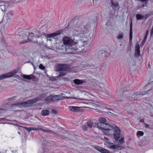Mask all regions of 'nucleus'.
Masks as SVG:
<instances>
[{"label": "nucleus", "instance_id": "f257e3e1", "mask_svg": "<svg viewBox=\"0 0 153 153\" xmlns=\"http://www.w3.org/2000/svg\"><path fill=\"white\" fill-rule=\"evenodd\" d=\"M63 44L65 46V51L68 53H74L77 48L76 45L80 47L84 46L88 44V41L87 38L81 39L75 42L71 38L65 36L62 39Z\"/></svg>", "mask_w": 153, "mask_h": 153}, {"label": "nucleus", "instance_id": "f03ea898", "mask_svg": "<svg viewBox=\"0 0 153 153\" xmlns=\"http://www.w3.org/2000/svg\"><path fill=\"white\" fill-rule=\"evenodd\" d=\"M77 32V34L78 35H84L85 36H86L85 37H84L82 39L84 38H87L88 39V43L89 42V38H91L90 37L91 33L88 31L87 28H84V27H80L78 28L75 30Z\"/></svg>", "mask_w": 153, "mask_h": 153}, {"label": "nucleus", "instance_id": "7ed1b4c3", "mask_svg": "<svg viewBox=\"0 0 153 153\" xmlns=\"http://www.w3.org/2000/svg\"><path fill=\"white\" fill-rule=\"evenodd\" d=\"M18 34L19 36L21 37L22 36L23 39H24V40L23 41H22L19 43V44H23L25 43H26L31 41V39H30V36H33V35L34 34V33H29L28 37H27L26 36V34L24 31H21L19 32Z\"/></svg>", "mask_w": 153, "mask_h": 153}, {"label": "nucleus", "instance_id": "20e7f679", "mask_svg": "<svg viewBox=\"0 0 153 153\" xmlns=\"http://www.w3.org/2000/svg\"><path fill=\"white\" fill-rule=\"evenodd\" d=\"M97 126L102 131H107L113 129V127L112 126L105 123H98Z\"/></svg>", "mask_w": 153, "mask_h": 153}, {"label": "nucleus", "instance_id": "39448f33", "mask_svg": "<svg viewBox=\"0 0 153 153\" xmlns=\"http://www.w3.org/2000/svg\"><path fill=\"white\" fill-rule=\"evenodd\" d=\"M42 100L41 98H35L32 100H28L25 102H24L20 105H21L25 107H29L31 106L34 103L38 101H40Z\"/></svg>", "mask_w": 153, "mask_h": 153}, {"label": "nucleus", "instance_id": "423d86ee", "mask_svg": "<svg viewBox=\"0 0 153 153\" xmlns=\"http://www.w3.org/2000/svg\"><path fill=\"white\" fill-rule=\"evenodd\" d=\"M16 73L15 70H13L11 72L1 74L0 76V81L8 77H12L16 74Z\"/></svg>", "mask_w": 153, "mask_h": 153}, {"label": "nucleus", "instance_id": "0eeeda50", "mask_svg": "<svg viewBox=\"0 0 153 153\" xmlns=\"http://www.w3.org/2000/svg\"><path fill=\"white\" fill-rule=\"evenodd\" d=\"M68 69V65L65 64H59L56 65L55 67L56 71H66Z\"/></svg>", "mask_w": 153, "mask_h": 153}, {"label": "nucleus", "instance_id": "6e6552de", "mask_svg": "<svg viewBox=\"0 0 153 153\" xmlns=\"http://www.w3.org/2000/svg\"><path fill=\"white\" fill-rule=\"evenodd\" d=\"M114 129V137L115 140H118L120 137V130L117 126H113Z\"/></svg>", "mask_w": 153, "mask_h": 153}, {"label": "nucleus", "instance_id": "1a4fd4ad", "mask_svg": "<svg viewBox=\"0 0 153 153\" xmlns=\"http://www.w3.org/2000/svg\"><path fill=\"white\" fill-rule=\"evenodd\" d=\"M62 33V30H59L57 31L55 33H52L51 34H47L46 36L47 38H53L55 39V37L57 36L60 34Z\"/></svg>", "mask_w": 153, "mask_h": 153}, {"label": "nucleus", "instance_id": "9d476101", "mask_svg": "<svg viewBox=\"0 0 153 153\" xmlns=\"http://www.w3.org/2000/svg\"><path fill=\"white\" fill-rule=\"evenodd\" d=\"M81 108L77 106H70L68 107V109L71 111L78 112L81 111Z\"/></svg>", "mask_w": 153, "mask_h": 153}, {"label": "nucleus", "instance_id": "9b49d317", "mask_svg": "<svg viewBox=\"0 0 153 153\" xmlns=\"http://www.w3.org/2000/svg\"><path fill=\"white\" fill-rule=\"evenodd\" d=\"M128 94H129L128 92H124L123 93V94H122V96H120V99H121L122 100H125L126 98H127L129 100H130L131 101H133L134 100V99H133L132 97L131 98V97H130V99H129V96H127V97H126V95H127Z\"/></svg>", "mask_w": 153, "mask_h": 153}, {"label": "nucleus", "instance_id": "f8f14e48", "mask_svg": "<svg viewBox=\"0 0 153 153\" xmlns=\"http://www.w3.org/2000/svg\"><path fill=\"white\" fill-rule=\"evenodd\" d=\"M152 85L151 84H147L144 88L143 89L145 91L143 93H142L141 94L143 95L146 94L148 93V91H149L151 88Z\"/></svg>", "mask_w": 153, "mask_h": 153}, {"label": "nucleus", "instance_id": "ddd939ff", "mask_svg": "<svg viewBox=\"0 0 153 153\" xmlns=\"http://www.w3.org/2000/svg\"><path fill=\"white\" fill-rule=\"evenodd\" d=\"M74 83L76 85H86V82L84 80H80L78 79H76L74 81Z\"/></svg>", "mask_w": 153, "mask_h": 153}, {"label": "nucleus", "instance_id": "4468645a", "mask_svg": "<svg viewBox=\"0 0 153 153\" xmlns=\"http://www.w3.org/2000/svg\"><path fill=\"white\" fill-rule=\"evenodd\" d=\"M140 55V48L139 45L138 44H137L135 46V56L136 57H138Z\"/></svg>", "mask_w": 153, "mask_h": 153}, {"label": "nucleus", "instance_id": "2eb2a0df", "mask_svg": "<svg viewBox=\"0 0 153 153\" xmlns=\"http://www.w3.org/2000/svg\"><path fill=\"white\" fill-rule=\"evenodd\" d=\"M108 147L110 149H121L122 148H123L122 146H119L117 145H114L112 143H110L109 144Z\"/></svg>", "mask_w": 153, "mask_h": 153}, {"label": "nucleus", "instance_id": "dca6fc26", "mask_svg": "<svg viewBox=\"0 0 153 153\" xmlns=\"http://www.w3.org/2000/svg\"><path fill=\"white\" fill-rule=\"evenodd\" d=\"M95 148L101 153H111L109 152L108 150L99 146H95Z\"/></svg>", "mask_w": 153, "mask_h": 153}, {"label": "nucleus", "instance_id": "f3484780", "mask_svg": "<svg viewBox=\"0 0 153 153\" xmlns=\"http://www.w3.org/2000/svg\"><path fill=\"white\" fill-rule=\"evenodd\" d=\"M53 100H61L63 99V97L59 95H52Z\"/></svg>", "mask_w": 153, "mask_h": 153}, {"label": "nucleus", "instance_id": "a211bd4d", "mask_svg": "<svg viewBox=\"0 0 153 153\" xmlns=\"http://www.w3.org/2000/svg\"><path fill=\"white\" fill-rule=\"evenodd\" d=\"M34 76L32 74L30 75H23V77L25 79L30 80L33 79L34 78Z\"/></svg>", "mask_w": 153, "mask_h": 153}, {"label": "nucleus", "instance_id": "6ab92c4d", "mask_svg": "<svg viewBox=\"0 0 153 153\" xmlns=\"http://www.w3.org/2000/svg\"><path fill=\"white\" fill-rule=\"evenodd\" d=\"M111 1V7L112 8H113L114 7L118 8V9L119 8V4L117 2H114L113 1V0H110Z\"/></svg>", "mask_w": 153, "mask_h": 153}, {"label": "nucleus", "instance_id": "aec40b11", "mask_svg": "<svg viewBox=\"0 0 153 153\" xmlns=\"http://www.w3.org/2000/svg\"><path fill=\"white\" fill-rule=\"evenodd\" d=\"M132 39V23L131 22L130 26V31L129 34V40H131Z\"/></svg>", "mask_w": 153, "mask_h": 153}, {"label": "nucleus", "instance_id": "412c9836", "mask_svg": "<svg viewBox=\"0 0 153 153\" xmlns=\"http://www.w3.org/2000/svg\"><path fill=\"white\" fill-rule=\"evenodd\" d=\"M49 111L47 110H42L41 112V114L42 116H46L49 114Z\"/></svg>", "mask_w": 153, "mask_h": 153}, {"label": "nucleus", "instance_id": "4be33fe9", "mask_svg": "<svg viewBox=\"0 0 153 153\" xmlns=\"http://www.w3.org/2000/svg\"><path fill=\"white\" fill-rule=\"evenodd\" d=\"M93 122L92 121L89 120L87 122V124L88 125V127L90 128L92 127Z\"/></svg>", "mask_w": 153, "mask_h": 153}, {"label": "nucleus", "instance_id": "5701e85b", "mask_svg": "<svg viewBox=\"0 0 153 153\" xmlns=\"http://www.w3.org/2000/svg\"><path fill=\"white\" fill-rule=\"evenodd\" d=\"M45 101L49 102L50 101L53 100L52 95H51L47 97L45 99Z\"/></svg>", "mask_w": 153, "mask_h": 153}, {"label": "nucleus", "instance_id": "b1692460", "mask_svg": "<svg viewBox=\"0 0 153 153\" xmlns=\"http://www.w3.org/2000/svg\"><path fill=\"white\" fill-rule=\"evenodd\" d=\"M124 137H122L120 140L116 141V143L118 144L119 145L122 144L124 142Z\"/></svg>", "mask_w": 153, "mask_h": 153}, {"label": "nucleus", "instance_id": "393cba45", "mask_svg": "<svg viewBox=\"0 0 153 153\" xmlns=\"http://www.w3.org/2000/svg\"><path fill=\"white\" fill-rule=\"evenodd\" d=\"M136 16L137 20L142 19L144 18V16L139 14H137Z\"/></svg>", "mask_w": 153, "mask_h": 153}, {"label": "nucleus", "instance_id": "a878e982", "mask_svg": "<svg viewBox=\"0 0 153 153\" xmlns=\"http://www.w3.org/2000/svg\"><path fill=\"white\" fill-rule=\"evenodd\" d=\"M98 123H105L106 122V120L104 118H100L98 119Z\"/></svg>", "mask_w": 153, "mask_h": 153}, {"label": "nucleus", "instance_id": "bb28decb", "mask_svg": "<svg viewBox=\"0 0 153 153\" xmlns=\"http://www.w3.org/2000/svg\"><path fill=\"white\" fill-rule=\"evenodd\" d=\"M137 134L138 136H143L144 134V132L142 131H139L137 132Z\"/></svg>", "mask_w": 153, "mask_h": 153}, {"label": "nucleus", "instance_id": "cd10ccee", "mask_svg": "<svg viewBox=\"0 0 153 153\" xmlns=\"http://www.w3.org/2000/svg\"><path fill=\"white\" fill-rule=\"evenodd\" d=\"M43 127L42 126H40V127L39 128H33V130L34 131H38V130H41L42 131V130H43V128H42Z\"/></svg>", "mask_w": 153, "mask_h": 153}, {"label": "nucleus", "instance_id": "c85d7f7f", "mask_svg": "<svg viewBox=\"0 0 153 153\" xmlns=\"http://www.w3.org/2000/svg\"><path fill=\"white\" fill-rule=\"evenodd\" d=\"M42 131L45 132H48L49 133H54V132L51 130H48V129H43L42 130Z\"/></svg>", "mask_w": 153, "mask_h": 153}, {"label": "nucleus", "instance_id": "c756f323", "mask_svg": "<svg viewBox=\"0 0 153 153\" xmlns=\"http://www.w3.org/2000/svg\"><path fill=\"white\" fill-rule=\"evenodd\" d=\"M24 128L28 132H30L31 131L33 130V127H30L28 128L27 127H25Z\"/></svg>", "mask_w": 153, "mask_h": 153}, {"label": "nucleus", "instance_id": "7c9ffc66", "mask_svg": "<svg viewBox=\"0 0 153 153\" xmlns=\"http://www.w3.org/2000/svg\"><path fill=\"white\" fill-rule=\"evenodd\" d=\"M82 128L83 130L87 131L88 129V127L86 125H83L82 126Z\"/></svg>", "mask_w": 153, "mask_h": 153}, {"label": "nucleus", "instance_id": "2f4dec72", "mask_svg": "<svg viewBox=\"0 0 153 153\" xmlns=\"http://www.w3.org/2000/svg\"><path fill=\"white\" fill-rule=\"evenodd\" d=\"M45 94H42L40 96H39V97H36V98H40L41 99H42V100H43L45 98Z\"/></svg>", "mask_w": 153, "mask_h": 153}, {"label": "nucleus", "instance_id": "473e14b6", "mask_svg": "<svg viewBox=\"0 0 153 153\" xmlns=\"http://www.w3.org/2000/svg\"><path fill=\"white\" fill-rule=\"evenodd\" d=\"M65 72H61L59 74L58 76L59 77L63 76L65 75Z\"/></svg>", "mask_w": 153, "mask_h": 153}, {"label": "nucleus", "instance_id": "72a5a7b5", "mask_svg": "<svg viewBox=\"0 0 153 153\" xmlns=\"http://www.w3.org/2000/svg\"><path fill=\"white\" fill-rule=\"evenodd\" d=\"M39 68L42 70H44L45 68V67L43 66V65L42 64H40L39 65Z\"/></svg>", "mask_w": 153, "mask_h": 153}, {"label": "nucleus", "instance_id": "f704fd0d", "mask_svg": "<svg viewBox=\"0 0 153 153\" xmlns=\"http://www.w3.org/2000/svg\"><path fill=\"white\" fill-rule=\"evenodd\" d=\"M148 34H149V31H148V30H147L146 31V34H145V36L144 39H147Z\"/></svg>", "mask_w": 153, "mask_h": 153}, {"label": "nucleus", "instance_id": "c9c22d12", "mask_svg": "<svg viewBox=\"0 0 153 153\" xmlns=\"http://www.w3.org/2000/svg\"><path fill=\"white\" fill-rule=\"evenodd\" d=\"M123 37V34H119L117 36V38L118 39H121Z\"/></svg>", "mask_w": 153, "mask_h": 153}, {"label": "nucleus", "instance_id": "e433bc0d", "mask_svg": "<svg viewBox=\"0 0 153 153\" xmlns=\"http://www.w3.org/2000/svg\"><path fill=\"white\" fill-rule=\"evenodd\" d=\"M39 153H48L47 150H42L41 152H39Z\"/></svg>", "mask_w": 153, "mask_h": 153}, {"label": "nucleus", "instance_id": "4c0bfd02", "mask_svg": "<svg viewBox=\"0 0 153 153\" xmlns=\"http://www.w3.org/2000/svg\"><path fill=\"white\" fill-rule=\"evenodd\" d=\"M49 79V80L51 81H56V78H54L53 77H50Z\"/></svg>", "mask_w": 153, "mask_h": 153}, {"label": "nucleus", "instance_id": "58836bf2", "mask_svg": "<svg viewBox=\"0 0 153 153\" xmlns=\"http://www.w3.org/2000/svg\"><path fill=\"white\" fill-rule=\"evenodd\" d=\"M52 113L54 114H56L57 113V111L54 110H52Z\"/></svg>", "mask_w": 153, "mask_h": 153}, {"label": "nucleus", "instance_id": "ea45409f", "mask_svg": "<svg viewBox=\"0 0 153 153\" xmlns=\"http://www.w3.org/2000/svg\"><path fill=\"white\" fill-rule=\"evenodd\" d=\"M146 39H143V40L141 43V44L142 46H143L144 45V43H145L146 41Z\"/></svg>", "mask_w": 153, "mask_h": 153}, {"label": "nucleus", "instance_id": "a19ab883", "mask_svg": "<svg viewBox=\"0 0 153 153\" xmlns=\"http://www.w3.org/2000/svg\"><path fill=\"white\" fill-rule=\"evenodd\" d=\"M13 15L12 13L10 12H8L7 13V16L9 17H11Z\"/></svg>", "mask_w": 153, "mask_h": 153}, {"label": "nucleus", "instance_id": "79ce46f5", "mask_svg": "<svg viewBox=\"0 0 153 153\" xmlns=\"http://www.w3.org/2000/svg\"><path fill=\"white\" fill-rule=\"evenodd\" d=\"M144 127L145 128H147L149 127V125L147 124H146L145 123H144Z\"/></svg>", "mask_w": 153, "mask_h": 153}, {"label": "nucleus", "instance_id": "37998d69", "mask_svg": "<svg viewBox=\"0 0 153 153\" xmlns=\"http://www.w3.org/2000/svg\"><path fill=\"white\" fill-rule=\"evenodd\" d=\"M153 34V26L151 31V34L152 35Z\"/></svg>", "mask_w": 153, "mask_h": 153}, {"label": "nucleus", "instance_id": "c03bdc74", "mask_svg": "<svg viewBox=\"0 0 153 153\" xmlns=\"http://www.w3.org/2000/svg\"><path fill=\"white\" fill-rule=\"evenodd\" d=\"M9 99L11 100H15V97H13L10 98H9Z\"/></svg>", "mask_w": 153, "mask_h": 153}, {"label": "nucleus", "instance_id": "a18cd8bd", "mask_svg": "<svg viewBox=\"0 0 153 153\" xmlns=\"http://www.w3.org/2000/svg\"><path fill=\"white\" fill-rule=\"evenodd\" d=\"M141 2H146L147 1V0H140Z\"/></svg>", "mask_w": 153, "mask_h": 153}, {"label": "nucleus", "instance_id": "49530a36", "mask_svg": "<svg viewBox=\"0 0 153 153\" xmlns=\"http://www.w3.org/2000/svg\"><path fill=\"white\" fill-rule=\"evenodd\" d=\"M144 120L143 119H142L140 120V122H144Z\"/></svg>", "mask_w": 153, "mask_h": 153}, {"label": "nucleus", "instance_id": "de8ad7c7", "mask_svg": "<svg viewBox=\"0 0 153 153\" xmlns=\"http://www.w3.org/2000/svg\"><path fill=\"white\" fill-rule=\"evenodd\" d=\"M35 36V37H36V38H38L40 37V36L37 35H36Z\"/></svg>", "mask_w": 153, "mask_h": 153}, {"label": "nucleus", "instance_id": "09e8293b", "mask_svg": "<svg viewBox=\"0 0 153 153\" xmlns=\"http://www.w3.org/2000/svg\"><path fill=\"white\" fill-rule=\"evenodd\" d=\"M104 139L106 140H108V138L106 137H104Z\"/></svg>", "mask_w": 153, "mask_h": 153}, {"label": "nucleus", "instance_id": "8fccbe9b", "mask_svg": "<svg viewBox=\"0 0 153 153\" xmlns=\"http://www.w3.org/2000/svg\"><path fill=\"white\" fill-rule=\"evenodd\" d=\"M48 40L49 41H52V39H48Z\"/></svg>", "mask_w": 153, "mask_h": 153}, {"label": "nucleus", "instance_id": "3c124183", "mask_svg": "<svg viewBox=\"0 0 153 153\" xmlns=\"http://www.w3.org/2000/svg\"><path fill=\"white\" fill-rule=\"evenodd\" d=\"M38 33V31H35V33Z\"/></svg>", "mask_w": 153, "mask_h": 153}, {"label": "nucleus", "instance_id": "603ef678", "mask_svg": "<svg viewBox=\"0 0 153 153\" xmlns=\"http://www.w3.org/2000/svg\"><path fill=\"white\" fill-rule=\"evenodd\" d=\"M62 138H63V139H65V137L64 136H62Z\"/></svg>", "mask_w": 153, "mask_h": 153}, {"label": "nucleus", "instance_id": "864d4df0", "mask_svg": "<svg viewBox=\"0 0 153 153\" xmlns=\"http://www.w3.org/2000/svg\"><path fill=\"white\" fill-rule=\"evenodd\" d=\"M2 8H4V10L5 9L4 7V6H2Z\"/></svg>", "mask_w": 153, "mask_h": 153}, {"label": "nucleus", "instance_id": "5fc2aeb1", "mask_svg": "<svg viewBox=\"0 0 153 153\" xmlns=\"http://www.w3.org/2000/svg\"><path fill=\"white\" fill-rule=\"evenodd\" d=\"M3 8H2H2H1V10H2V11H4V10H3Z\"/></svg>", "mask_w": 153, "mask_h": 153}, {"label": "nucleus", "instance_id": "6e6d98bb", "mask_svg": "<svg viewBox=\"0 0 153 153\" xmlns=\"http://www.w3.org/2000/svg\"><path fill=\"white\" fill-rule=\"evenodd\" d=\"M109 109L110 110H111V111H113L112 110H111V109L109 108Z\"/></svg>", "mask_w": 153, "mask_h": 153}, {"label": "nucleus", "instance_id": "4d7b16f0", "mask_svg": "<svg viewBox=\"0 0 153 153\" xmlns=\"http://www.w3.org/2000/svg\"><path fill=\"white\" fill-rule=\"evenodd\" d=\"M18 134H20V133L19 132H18Z\"/></svg>", "mask_w": 153, "mask_h": 153}, {"label": "nucleus", "instance_id": "13d9d810", "mask_svg": "<svg viewBox=\"0 0 153 153\" xmlns=\"http://www.w3.org/2000/svg\"><path fill=\"white\" fill-rule=\"evenodd\" d=\"M96 1H97V0H96Z\"/></svg>", "mask_w": 153, "mask_h": 153}]
</instances>
